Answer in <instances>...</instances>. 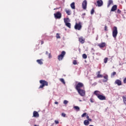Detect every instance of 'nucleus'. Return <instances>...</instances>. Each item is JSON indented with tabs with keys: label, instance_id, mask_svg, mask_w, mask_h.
<instances>
[{
	"label": "nucleus",
	"instance_id": "f257e3e1",
	"mask_svg": "<svg viewBox=\"0 0 126 126\" xmlns=\"http://www.w3.org/2000/svg\"><path fill=\"white\" fill-rule=\"evenodd\" d=\"M39 83L41 84L39 87V89H41L42 88H44L45 86H48L49 85V83L46 81H45V80H40L39 81Z\"/></svg>",
	"mask_w": 126,
	"mask_h": 126
},
{
	"label": "nucleus",
	"instance_id": "f03ea898",
	"mask_svg": "<svg viewBox=\"0 0 126 126\" xmlns=\"http://www.w3.org/2000/svg\"><path fill=\"white\" fill-rule=\"evenodd\" d=\"M83 87H84V84L81 82H79L75 85V89L77 91L80 90V89Z\"/></svg>",
	"mask_w": 126,
	"mask_h": 126
},
{
	"label": "nucleus",
	"instance_id": "7ed1b4c3",
	"mask_svg": "<svg viewBox=\"0 0 126 126\" xmlns=\"http://www.w3.org/2000/svg\"><path fill=\"white\" fill-rule=\"evenodd\" d=\"M118 35V28L117 27H113V31L112 32V36L114 37L115 39L117 38V36Z\"/></svg>",
	"mask_w": 126,
	"mask_h": 126
},
{
	"label": "nucleus",
	"instance_id": "20e7f679",
	"mask_svg": "<svg viewBox=\"0 0 126 126\" xmlns=\"http://www.w3.org/2000/svg\"><path fill=\"white\" fill-rule=\"evenodd\" d=\"M81 28H82V26H81V22H79V23H76L74 29L76 30H81Z\"/></svg>",
	"mask_w": 126,
	"mask_h": 126
},
{
	"label": "nucleus",
	"instance_id": "39448f33",
	"mask_svg": "<svg viewBox=\"0 0 126 126\" xmlns=\"http://www.w3.org/2000/svg\"><path fill=\"white\" fill-rule=\"evenodd\" d=\"M54 16L56 19H60L62 18V13L60 12H57L56 13L54 14Z\"/></svg>",
	"mask_w": 126,
	"mask_h": 126
},
{
	"label": "nucleus",
	"instance_id": "423d86ee",
	"mask_svg": "<svg viewBox=\"0 0 126 126\" xmlns=\"http://www.w3.org/2000/svg\"><path fill=\"white\" fill-rule=\"evenodd\" d=\"M64 55H65V52L64 51H62L61 54L58 56L59 61H62L63 59Z\"/></svg>",
	"mask_w": 126,
	"mask_h": 126
},
{
	"label": "nucleus",
	"instance_id": "0eeeda50",
	"mask_svg": "<svg viewBox=\"0 0 126 126\" xmlns=\"http://www.w3.org/2000/svg\"><path fill=\"white\" fill-rule=\"evenodd\" d=\"M77 92L81 96H85V91L80 89L77 91Z\"/></svg>",
	"mask_w": 126,
	"mask_h": 126
},
{
	"label": "nucleus",
	"instance_id": "6e6552de",
	"mask_svg": "<svg viewBox=\"0 0 126 126\" xmlns=\"http://www.w3.org/2000/svg\"><path fill=\"white\" fill-rule=\"evenodd\" d=\"M78 41L81 44H84L85 43V38L83 36H81L78 38Z\"/></svg>",
	"mask_w": 126,
	"mask_h": 126
},
{
	"label": "nucleus",
	"instance_id": "1a4fd4ad",
	"mask_svg": "<svg viewBox=\"0 0 126 126\" xmlns=\"http://www.w3.org/2000/svg\"><path fill=\"white\" fill-rule=\"evenodd\" d=\"M106 45L107 44L105 42H102L101 43H99L97 45L98 47L100 48V49H102V48H105V47H106Z\"/></svg>",
	"mask_w": 126,
	"mask_h": 126
},
{
	"label": "nucleus",
	"instance_id": "9d476101",
	"mask_svg": "<svg viewBox=\"0 0 126 126\" xmlns=\"http://www.w3.org/2000/svg\"><path fill=\"white\" fill-rule=\"evenodd\" d=\"M82 7L83 9H86L87 8V1L86 0L83 1L82 3Z\"/></svg>",
	"mask_w": 126,
	"mask_h": 126
},
{
	"label": "nucleus",
	"instance_id": "9b49d317",
	"mask_svg": "<svg viewBox=\"0 0 126 126\" xmlns=\"http://www.w3.org/2000/svg\"><path fill=\"white\" fill-rule=\"evenodd\" d=\"M39 113L36 111H34L33 112V118H39Z\"/></svg>",
	"mask_w": 126,
	"mask_h": 126
},
{
	"label": "nucleus",
	"instance_id": "f8f14e48",
	"mask_svg": "<svg viewBox=\"0 0 126 126\" xmlns=\"http://www.w3.org/2000/svg\"><path fill=\"white\" fill-rule=\"evenodd\" d=\"M96 3L97 4V6L100 7V6H102V5H103L104 3L103 2V0H98L96 1Z\"/></svg>",
	"mask_w": 126,
	"mask_h": 126
},
{
	"label": "nucleus",
	"instance_id": "ddd939ff",
	"mask_svg": "<svg viewBox=\"0 0 126 126\" xmlns=\"http://www.w3.org/2000/svg\"><path fill=\"white\" fill-rule=\"evenodd\" d=\"M97 98L99 99V100H106V96L102 95V94H100L98 96Z\"/></svg>",
	"mask_w": 126,
	"mask_h": 126
},
{
	"label": "nucleus",
	"instance_id": "4468645a",
	"mask_svg": "<svg viewBox=\"0 0 126 126\" xmlns=\"http://www.w3.org/2000/svg\"><path fill=\"white\" fill-rule=\"evenodd\" d=\"M117 9H118V5H114L111 9V12L116 11V10H117Z\"/></svg>",
	"mask_w": 126,
	"mask_h": 126
},
{
	"label": "nucleus",
	"instance_id": "2eb2a0df",
	"mask_svg": "<svg viewBox=\"0 0 126 126\" xmlns=\"http://www.w3.org/2000/svg\"><path fill=\"white\" fill-rule=\"evenodd\" d=\"M115 84H117L118 86H121V85H122V81H121V80L117 79L115 81Z\"/></svg>",
	"mask_w": 126,
	"mask_h": 126
},
{
	"label": "nucleus",
	"instance_id": "dca6fc26",
	"mask_svg": "<svg viewBox=\"0 0 126 126\" xmlns=\"http://www.w3.org/2000/svg\"><path fill=\"white\" fill-rule=\"evenodd\" d=\"M112 4H114V1L113 0H109L107 2V7L111 6Z\"/></svg>",
	"mask_w": 126,
	"mask_h": 126
},
{
	"label": "nucleus",
	"instance_id": "f3484780",
	"mask_svg": "<svg viewBox=\"0 0 126 126\" xmlns=\"http://www.w3.org/2000/svg\"><path fill=\"white\" fill-rule=\"evenodd\" d=\"M100 73H101L100 71H98L97 72V76H96V77L97 78H101L103 77V75H101Z\"/></svg>",
	"mask_w": 126,
	"mask_h": 126
},
{
	"label": "nucleus",
	"instance_id": "a211bd4d",
	"mask_svg": "<svg viewBox=\"0 0 126 126\" xmlns=\"http://www.w3.org/2000/svg\"><path fill=\"white\" fill-rule=\"evenodd\" d=\"M90 121L89 120H86L84 121V124L85 126H88L90 124Z\"/></svg>",
	"mask_w": 126,
	"mask_h": 126
},
{
	"label": "nucleus",
	"instance_id": "6ab92c4d",
	"mask_svg": "<svg viewBox=\"0 0 126 126\" xmlns=\"http://www.w3.org/2000/svg\"><path fill=\"white\" fill-rule=\"evenodd\" d=\"M100 92L98 91H95L94 93V95H95L96 96H97V97H98V96H99L100 95Z\"/></svg>",
	"mask_w": 126,
	"mask_h": 126
},
{
	"label": "nucleus",
	"instance_id": "aec40b11",
	"mask_svg": "<svg viewBox=\"0 0 126 126\" xmlns=\"http://www.w3.org/2000/svg\"><path fill=\"white\" fill-rule=\"evenodd\" d=\"M64 23H68V22H70V20H69V18H64Z\"/></svg>",
	"mask_w": 126,
	"mask_h": 126
},
{
	"label": "nucleus",
	"instance_id": "412c9836",
	"mask_svg": "<svg viewBox=\"0 0 126 126\" xmlns=\"http://www.w3.org/2000/svg\"><path fill=\"white\" fill-rule=\"evenodd\" d=\"M43 59L37 60L36 62L40 65L43 64Z\"/></svg>",
	"mask_w": 126,
	"mask_h": 126
},
{
	"label": "nucleus",
	"instance_id": "4be33fe9",
	"mask_svg": "<svg viewBox=\"0 0 126 126\" xmlns=\"http://www.w3.org/2000/svg\"><path fill=\"white\" fill-rule=\"evenodd\" d=\"M70 7L72 8V9H75V3L73 2L72 3H71Z\"/></svg>",
	"mask_w": 126,
	"mask_h": 126
},
{
	"label": "nucleus",
	"instance_id": "5701e85b",
	"mask_svg": "<svg viewBox=\"0 0 126 126\" xmlns=\"http://www.w3.org/2000/svg\"><path fill=\"white\" fill-rule=\"evenodd\" d=\"M65 11L66 12V13L67 14V15H70V14H71V11L69 9H65Z\"/></svg>",
	"mask_w": 126,
	"mask_h": 126
},
{
	"label": "nucleus",
	"instance_id": "b1692460",
	"mask_svg": "<svg viewBox=\"0 0 126 126\" xmlns=\"http://www.w3.org/2000/svg\"><path fill=\"white\" fill-rule=\"evenodd\" d=\"M65 26L68 28L69 29L71 28V24H70V23H65Z\"/></svg>",
	"mask_w": 126,
	"mask_h": 126
},
{
	"label": "nucleus",
	"instance_id": "393cba45",
	"mask_svg": "<svg viewBox=\"0 0 126 126\" xmlns=\"http://www.w3.org/2000/svg\"><path fill=\"white\" fill-rule=\"evenodd\" d=\"M123 99L124 104L126 105V95L123 96Z\"/></svg>",
	"mask_w": 126,
	"mask_h": 126
},
{
	"label": "nucleus",
	"instance_id": "a878e982",
	"mask_svg": "<svg viewBox=\"0 0 126 126\" xmlns=\"http://www.w3.org/2000/svg\"><path fill=\"white\" fill-rule=\"evenodd\" d=\"M103 77L104 79H105L104 81H103V82H107V81H108V75H105Z\"/></svg>",
	"mask_w": 126,
	"mask_h": 126
},
{
	"label": "nucleus",
	"instance_id": "bb28decb",
	"mask_svg": "<svg viewBox=\"0 0 126 126\" xmlns=\"http://www.w3.org/2000/svg\"><path fill=\"white\" fill-rule=\"evenodd\" d=\"M74 108L75 110H76V111H80V108H79V107L77 106H74Z\"/></svg>",
	"mask_w": 126,
	"mask_h": 126
},
{
	"label": "nucleus",
	"instance_id": "cd10ccee",
	"mask_svg": "<svg viewBox=\"0 0 126 126\" xmlns=\"http://www.w3.org/2000/svg\"><path fill=\"white\" fill-rule=\"evenodd\" d=\"M60 80L61 82H62L63 84H65V82L64 81V80L63 78L60 79Z\"/></svg>",
	"mask_w": 126,
	"mask_h": 126
},
{
	"label": "nucleus",
	"instance_id": "c85d7f7f",
	"mask_svg": "<svg viewBox=\"0 0 126 126\" xmlns=\"http://www.w3.org/2000/svg\"><path fill=\"white\" fill-rule=\"evenodd\" d=\"M116 74H117V72H112V73H111V77H114V76L115 75H116Z\"/></svg>",
	"mask_w": 126,
	"mask_h": 126
},
{
	"label": "nucleus",
	"instance_id": "c756f323",
	"mask_svg": "<svg viewBox=\"0 0 126 126\" xmlns=\"http://www.w3.org/2000/svg\"><path fill=\"white\" fill-rule=\"evenodd\" d=\"M83 59H87V55L85 54H83L82 55Z\"/></svg>",
	"mask_w": 126,
	"mask_h": 126
},
{
	"label": "nucleus",
	"instance_id": "7c9ffc66",
	"mask_svg": "<svg viewBox=\"0 0 126 126\" xmlns=\"http://www.w3.org/2000/svg\"><path fill=\"white\" fill-rule=\"evenodd\" d=\"M108 60H109V59L108 58H105L104 59V63H108Z\"/></svg>",
	"mask_w": 126,
	"mask_h": 126
},
{
	"label": "nucleus",
	"instance_id": "2f4dec72",
	"mask_svg": "<svg viewBox=\"0 0 126 126\" xmlns=\"http://www.w3.org/2000/svg\"><path fill=\"white\" fill-rule=\"evenodd\" d=\"M94 12H95V10H94V8H93L91 11V14H92V15L94 14Z\"/></svg>",
	"mask_w": 126,
	"mask_h": 126
},
{
	"label": "nucleus",
	"instance_id": "473e14b6",
	"mask_svg": "<svg viewBox=\"0 0 126 126\" xmlns=\"http://www.w3.org/2000/svg\"><path fill=\"white\" fill-rule=\"evenodd\" d=\"M56 38L57 39H61V36H60V34L59 33L56 34Z\"/></svg>",
	"mask_w": 126,
	"mask_h": 126
},
{
	"label": "nucleus",
	"instance_id": "72a5a7b5",
	"mask_svg": "<svg viewBox=\"0 0 126 126\" xmlns=\"http://www.w3.org/2000/svg\"><path fill=\"white\" fill-rule=\"evenodd\" d=\"M68 103V101L66 100H64L63 101V104H64L65 105L67 104V103Z\"/></svg>",
	"mask_w": 126,
	"mask_h": 126
},
{
	"label": "nucleus",
	"instance_id": "f704fd0d",
	"mask_svg": "<svg viewBox=\"0 0 126 126\" xmlns=\"http://www.w3.org/2000/svg\"><path fill=\"white\" fill-rule=\"evenodd\" d=\"M87 115V113H84L81 115L82 118H84L86 115Z\"/></svg>",
	"mask_w": 126,
	"mask_h": 126
},
{
	"label": "nucleus",
	"instance_id": "c9c22d12",
	"mask_svg": "<svg viewBox=\"0 0 126 126\" xmlns=\"http://www.w3.org/2000/svg\"><path fill=\"white\" fill-rule=\"evenodd\" d=\"M87 120L89 121L90 122H92V119L89 118V116H87Z\"/></svg>",
	"mask_w": 126,
	"mask_h": 126
},
{
	"label": "nucleus",
	"instance_id": "e433bc0d",
	"mask_svg": "<svg viewBox=\"0 0 126 126\" xmlns=\"http://www.w3.org/2000/svg\"><path fill=\"white\" fill-rule=\"evenodd\" d=\"M73 64H77V61H76V60H74L73 62Z\"/></svg>",
	"mask_w": 126,
	"mask_h": 126
},
{
	"label": "nucleus",
	"instance_id": "4c0bfd02",
	"mask_svg": "<svg viewBox=\"0 0 126 126\" xmlns=\"http://www.w3.org/2000/svg\"><path fill=\"white\" fill-rule=\"evenodd\" d=\"M65 116H66V115L65 114V113H62V116L63 117V118H65Z\"/></svg>",
	"mask_w": 126,
	"mask_h": 126
},
{
	"label": "nucleus",
	"instance_id": "58836bf2",
	"mask_svg": "<svg viewBox=\"0 0 126 126\" xmlns=\"http://www.w3.org/2000/svg\"><path fill=\"white\" fill-rule=\"evenodd\" d=\"M54 122H55V123L56 124V125H59V124L60 123V122L58 120H55Z\"/></svg>",
	"mask_w": 126,
	"mask_h": 126
},
{
	"label": "nucleus",
	"instance_id": "ea45409f",
	"mask_svg": "<svg viewBox=\"0 0 126 126\" xmlns=\"http://www.w3.org/2000/svg\"><path fill=\"white\" fill-rule=\"evenodd\" d=\"M107 26H105L104 27V31H105L106 32H107V31H108V29H107Z\"/></svg>",
	"mask_w": 126,
	"mask_h": 126
},
{
	"label": "nucleus",
	"instance_id": "a19ab883",
	"mask_svg": "<svg viewBox=\"0 0 126 126\" xmlns=\"http://www.w3.org/2000/svg\"><path fill=\"white\" fill-rule=\"evenodd\" d=\"M122 13V11L120 10L119 9H118L117 10V13L121 14Z\"/></svg>",
	"mask_w": 126,
	"mask_h": 126
},
{
	"label": "nucleus",
	"instance_id": "79ce46f5",
	"mask_svg": "<svg viewBox=\"0 0 126 126\" xmlns=\"http://www.w3.org/2000/svg\"><path fill=\"white\" fill-rule=\"evenodd\" d=\"M96 85H97L96 82H94L92 84V86H96Z\"/></svg>",
	"mask_w": 126,
	"mask_h": 126
},
{
	"label": "nucleus",
	"instance_id": "37998d69",
	"mask_svg": "<svg viewBox=\"0 0 126 126\" xmlns=\"http://www.w3.org/2000/svg\"><path fill=\"white\" fill-rule=\"evenodd\" d=\"M90 102H91V103H94L93 98H90Z\"/></svg>",
	"mask_w": 126,
	"mask_h": 126
},
{
	"label": "nucleus",
	"instance_id": "c03bdc74",
	"mask_svg": "<svg viewBox=\"0 0 126 126\" xmlns=\"http://www.w3.org/2000/svg\"><path fill=\"white\" fill-rule=\"evenodd\" d=\"M48 56L49 59L52 58V54H51V53L49 54Z\"/></svg>",
	"mask_w": 126,
	"mask_h": 126
},
{
	"label": "nucleus",
	"instance_id": "a18cd8bd",
	"mask_svg": "<svg viewBox=\"0 0 126 126\" xmlns=\"http://www.w3.org/2000/svg\"><path fill=\"white\" fill-rule=\"evenodd\" d=\"M123 81H124V83H125V84L126 83V78H124Z\"/></svg>",
	"mask_w": 126,
	"mask_h": 126
},
{
	"label": "nucleus",
	"instance_id": "49530a36",
	"mask_svg": "<svg viewBox=\"0 0 126 126\" xmlns=\"http://www.w3.org/2000/svg\"><path fill=\"white\" fill-rule=\"evenodd\" d=\"M54 104H56V105H58L59 104V102H58L57 101H55L54 102Z\"/></svg>",
	"mask_w": 126,
	"mask_h": 126
},
{
	"label": "nucleus",
	"instance_id": "de8ad7c7",
	"mask_svg": "<svg viewBox=\"0 0 126 126\" xmlns=\"http://www.w3.org/2000/svg\"><path fill=\"white\" fill-rule=\"evenodd\" d=\"M43 44H44V41H41V45H43Z\"/></svg>",
	"mask_w": 126,
	"mask_h": 126
},
{
	"label": "nucleus",
	"instance_id": "09e8293b",
	"mask_svg": "<svg viewBox=\"0 0 126 126\" xmlns=\"http://www.w3.org/2000/svg\"><path fill=\"white\" fill-rule=\"evenodd\" d=\"M49 54V52H48V51L46 52V55H48Z\"/></svg>",
	"mask_w": 126,
	"mask_h": 126
},
{
	"label": "nucleus",
	"instance_id": "8fccbe9b",
	"mask_svg": "<svg viewBox=\"0 0 126 126\" xmlns=\"http://www.w3.org/2000/svg\"><path fill=\"white\" fill-rule=\"evenodd\" d=\"M59 8H54V10H56V9H59Z\"/></svg>",
	"mask_w": 126,
	"mask_h": 126
},
{
	"label": "nucleus",
	"instance_id": "3c124183",
	"mask_svg": "<svg viewBox=\"0 0 126 126\" xmlns=\"http://www.w3.org/2000/svg\"><path fill=\"white\" fill-rule=\"evenodd\" d=\"M34 126H37V125H35Z\"/></svg>",
	"mask_w": 126,
	"mask_h": 126
}]
</instances>
